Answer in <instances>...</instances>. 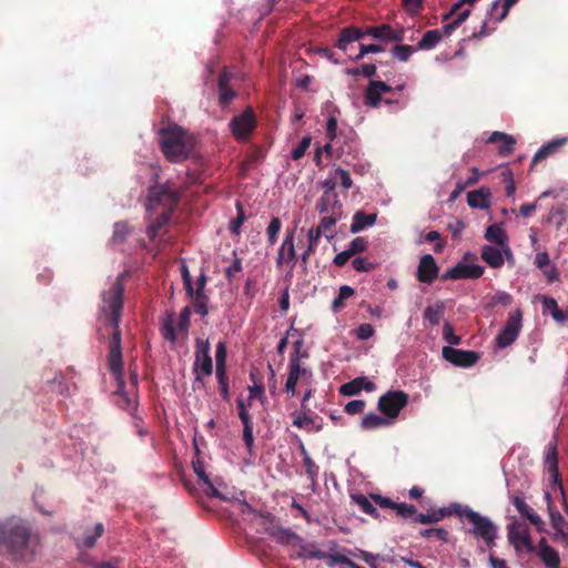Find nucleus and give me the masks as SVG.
Returning <instances> with one entry per match:
<instances>
[{
	"label": "nucleus",
	"mask_w": 568,
	"mask_h": 568,
	"mask_svg": "<svg viewBox=\"0 0 568 568\" xmlns=\"http://www.w3.org/2000/svg\"><path fill=\"white\" fill-rule=\"evenodd\" d=\"M30 529L18 518H9L0 523V550L6 551L16 560H29L33 551L29 549Z\"/></svg>",
	"instance_id": "f03ea898"
},
{
	"label": "nucleus",
	"mask_w": 568,
	"mask_h": 568,
	"mask_svg": "<svg viewBox=\"0 0 568 568\" xmlns=\"http://www.w3.org/2000/svg\"><path fill=\"white\" fill-rule=\"evenodd\" d=\"M362 39V29L356 27H345L339 31L335 47L349 58V54H356L354 50L355 43Z\"/></svg>",
	"instance_id": "f3484780"
},
{
	"label": "nucleus",
	"mask_w": 568,
	"mask_h": 568,
	"mask_svg": "<svg viewBox=\"0 0 568 568\" xmlns=\"http://www.w3.org/2000/svg\"><path fill=\"white\" fill-rule=\"evenodd\" d=\"M343 215L337 214H323L320 223L317 224V229L323 233V235L329 241L334 239L335 233H329L331 229L342 220Z\"/></svg>",
	"instance_id": "a19ab883"
},
{
	"label": "nucleus",
	"mask_w": 568,
	"mask_h": 568,
	"mask_svg": "<svg viewBox=\"0 0 568 568\" xmlns=\"http://www.w3.org/2000/svg\"><path fill=\"white\" fill-rule=\"evenodd\" d=\"M376 385L369 381L367 377H356L352 379L351 382H347L339 387V393L344 396H355L361 390H366L368 393L375 390Z\"/></svg>",
	"instance_id": "b1692460"
},
{
	"label": "nucleus",
	"mask_w": 568,
	"mask_h": 568,
	"mask_svg": "<svg viewBox=\"0 0 568 568\" xmlns=\"http://www.w3.org/2000/svg\"><path fill=\"white\" fill-rule=\"evenodd\" d=\"M545 462L549 466V478H550V489L559 495L560 503L562 505L564 510L568 515V504L565 496V490L561 484L560 474L558 469L557 463V449L556 445L549 444L547 447Z\"/></svg>",
	"instance_id": "1a4fd4ad"
},
{
	"label": "nucleus",
	"mask_w": 568,
	"mask_h": 568,
	"mask_svg": "<svg viewBox=\"0 0 568 568\" xmlns=\"http://www.w3.org/2000/svg\"><path fill=\"white\" fill-rule=\"evenodd\" d=\"M175 315L173 312L166 314L162 323V335L164 339L174 343L176 341V332L174 328Z\"/></svg>",
	"instance_id": "603ef678"
},
{
	"label": "nucleus",
	"mask_w": 568,
	"mask_h": 568,
	"mask_svg": "<svg viewBox=\"0 0 568 568\" xmlns=\"http://www.w3.org/2000/svg\"><path fill=\"white\" fill-rule=\"evenodd\" d=\"M568 141V138H558L544 144L534 155L532 162L536 163L555 153L561 145Z\"/></svg>",
	"instance_id": "e433bc0d"
},
{
	"label": "nucleus",
	"mask_w": 568,
	"mask_h": 568,
	"mask_svg": "<svg viewBox=\"0 0 568 568\" xmlns=\"http://www.w3.org/2000/svg\"><path fill=\"white\" fill-rule=\"evenodd\" d=\"M438 275V266L432 254H425L420 257L417 267V278L422 283L430 284Z\"/></svg>",
	"instance_id": "6ab92c4d"
},
{
	"label": "nucleus",
	"mask_w": 568,
	"mask_h": 568,
	"mask_svg": "<svg viewBox=\"0 0 568 568\" xmlns=\"http://www.w3.org/2000/svg\"><path fill=\"white\" fill-rule=\"evenodd\" d=\"M296 336L297 338L294 341V346H295V354L294 355H298V352H300V348L303 344V337L301 335V333L295 329L293 326L290 327V329L287 331L286 333V336L282 337L277 344V353L278 354H283L286 346H287V339L288 337H294Z\"/></svg>",
	"instance_id": "a18cd8bd"
},
{
	"label": "nucleus",
	"mask_w": 568,
	"mask_h": 568,
	"mask_svg": "<svg viewBox=\"0 0 568 568\" xmlns=\"http://www.w3.org/2000/svg\"><path fill=\"white\" fill-rule=\"evenodd\" d=\"M352 499L361 508V510L363 513L372 515V516L377 515L376 508L374 507L372 501L366 496H364L362 494L352 495Z\"/></svg>",
	"instance_id": "680f3d73"
},
{
	"label": "nucleus",
	"mask_w": 568,
	"mask_h": 568,
	"mask_svg": "<svg viewBox=\"0 0 568 568\" xmlns=\"http://www.w3.org/2000/svg\"><path fill=\"white\" fill-rule=\"evenodd\" d=\"M192 372L195 375V383L200 384H204V378L212 375L213 363L210 355V343L207 339H195Z\"/></svg>",
	"instance_id": "423d86ee"
},
{
	"label": "nucleus",
	"mask_w": 568,
	"mask_h": 568,
	"mask_svg": "<svg viewBox=\"0 0 568 568\" xmlns=\"http://www.w3.org/2000/svg\"><path fill=\"white\" fill-rule=\"evenodd\" d=\"M104 531V527L101 523L95 524L93 531L85 532L82 537H78L75 539L77 546L79 548H91L95 545L98 538L101 537V535Z\"/></svg>",
	"instance_id": "58836bf2"
},
{
	"label": "nucleus",
	"mask_w": 568,
	"mask_h": 568,
	"mask_svg": "<svg viewBox=\"0 0 568 568\" xmlns=\"http://www.w3.org/2000/svg\"><path fill=\"white\" fill-rule=\"evenodd\" d=\"M497 141L500 142L499 150H498L500 155L505 156V155L510 154L514 151V145H515L516 141L511 135L504 133V132L495 131L487 139L488 143H493V142H497Z\"/></svg>",
	"instance_id": "473e14b6"
},
{
	"label": "nucleus",
	"mask_w": 568,
	"mask_h": 568,
	"mask_svg": "<svg viewBox=\"0 0 568 568\" xmlns=\"http://www.w3.org/2000/svg\"><path fill=\"white\" fill-rule=\"evenodd\" d=\"M480 256L493 268H500L506 261L510 265L515 264L514 254L509 246L484 245Z\"/></svg>",
	"instance_id": "f8f14e48"
},
{
	"label": "nucleus",
	"mask_w": 568,
	"mask_h": 568,
	"mask_svg": "<svg viewBox=\"0 0 568 568\" xmlns=\"http://www.w3.org/2000/svg\"><path fill=\"white\" fill-rule=\"evenodd\" d=\"M459 507V503H452L448 507L430 509L427 514H419L416 517V520L418 524H434L452 515H456L458 517Z\"/></svg>",
	"instance_id": "aec40b11"
},
{
	"label": "nucleus",
	"mask_w": 568,
	"mask_h": 568,
	"mask_svg": "<svg viewBox=\"0 0 568 568\" xmlns=\"http://www.w3.org/2000/svg\"><path fill=\"white\" fill-rule=\"evenodd\" d=\"M312 557L313 558H317V559H327L328 560V567H334L335 565H345V566H351L352 564V560L345 556L344 554H341V552H335V554H325L323 551H314L312 554Z\"/></svg>",
	"instance_id": "79ce46f5"
},
{
	"label": "nucleus",
	"mask_w": 568,
	"mask_h": 568,
	"mask_svg": "<svg viewBox=\"0 0 568 568\" xmlns=\"http://www.w3.org/2000/svg\"><path fill=\"white\" fill-rule=\"evenodd\" d=\"M237 215L230 222L229 230L233 235L241 233V227L246 220V215L243 210V205L240 201L236 202Z\"/></svg>",
	"instance_id": "13d9d810"
},
{
	"label": "nucleus",
	"mask_w": 568,
	"mask_h": 568,
	"mask_svg": "<svg viewBox=\"0 0 568 568\" xmlns=\"http://www.w3.org/2000/svg\"><path fill=\"white\" fill-rule=\"evenodd\" d=\"M316 210L321 214L343 215V205L337 194L323 193L316 201Z\"/></svg>",
	"instance_id": "393cba45"
},
{
	"label": "nucleus",
	"mask_w": 568,
	"mask_h": 568,
	"mask_svg": "<svg viewBox=\"0 0 568 568\" xmlns=\"http://www.w3.org/2000/svg\"><path fill=\"white\" fill-rule=\"evenodd\" d=\"M179 202V194L168 184L149 187L146 210L153 211L158 205L174 206Z\"/></svg>",
	"instance_id": "ddd939ff"
},
{
	"label": "nucleus",
	"mask_w": 568,
	"mask_h": 568,
	"mask_svg": "<svg viewBox=\"0 0 568 568\" xmlns=\"http://www.w3.org/2000/svg\"><path fill=\"white\" fill-rule=\"evenodd\" d=\"M458 518L464 525H468L465 532L481 541L487 549L496 546L498 527L489 517L460 504Z\"/></svg>",
	"instance_id": "7ed1b4c3"
},
{
	"label": "nucleus",
	"mask_w": 568,
	"mask_h": 568,
	"mask_svg": "<svg viewBox=\"0 0 568 568\" xmlns=\"http://www.w3.org/2000/svg\"><path fill=\"white\" fill-rule=\"evenodd\" d=\"M396 514L403 519L410 520L413 523H418L416 517L419 515L414 505L407 503H398L395 509Z\"/></svg>",
	"instance_id": "5fc2aeb1"
},
{
	"label": "nucleus",
	"mask_w": 568,
	"mask_h": 568,
	"mask_svg": "<svg viewBox=\"0 0 568 568\" xmlns=\"http://www.w3.org/2000/svg\"><path fill=\"white\" fill-rule=\"evenodd\" d=\"M311 143H312L311 135L303 136L302 140L300 141V143L295 148H293V150L291 152V158L295 161L302 159L305 155Z\"/></svg>",
	"instance_id": "0e129e2a"
},
{
	"label": "nucleus",
	"mask_w": 568,
	"mask_h": 568,
	"mask_svg": "<svg viewBox=\"0 0 568 568\" xmlns=\"http://www.w3.org/2000/svg\"><path fill=\"white\" fill-rule=\"evenodd\" d=\"M419 535L423 538H436L437 540L446 542L448 540V531L445 528H427L420 530Z\"/></svg>",
	"instance_id": "69168bd1"
},
{
	"label": "nucleus",
	"mask_w": 568,
	"mask_h": 568,
	"mask_svg": "<svg viewBox=\"0 0 568 568\" xmlns=\"http://www.w3.org/2000/svg\"><path fill=\"white\" fill-rule=\"evenodd\" d=\"M511 504L516 507L518 513L527 518L539 531L544 530V521L540 516L526 503L524 496L515 495L511 497Z\"/></svg>",
	"instance_id": "5701e85b"
},
{
	"label": "nucleus",
	"mask_w": 568,
	"mask_h": 568,
	"mask_svg": "<svg viewBox=\"0 0 568 568\" xmlns=\"http://www.w3.org/2000/svg\"><path fill=\"white\" fill-rule=\"evenodd\" d=\"M255 125L254 112L251 108H247L231 120L229 128L235 140L245 141L255 129Z\"/></svg>",
	"instance_id": "9d476101"
},
{
	"label": "nucleus",
	"mask_w": 568,
	"mask_h": 568,
	"mask_svg": "<svg viewBox=\"0 0 568 568\" xmlns=\"http://www.w3.org/2000/svg\"><path fill=\"white\" fill-rule=\"evenodd\" d=\"M541 303L544 311H549L551 317L558 323H565L568 321V312H562L557 304V301L549 296H541Z\"/></svg>",
	"instance_id": "f704fd0d"
},
{
	"label": "nucleus",
	"mask_w": 568,
	"mask_h": 568,
	"mask_svg": "<svg viewBox=\"0 0 568 568\" xmlns=\"http://www.w3.org/2000/svg\"><path fill=\"white\" fill-rule=\"evenodd\" d=\"M389 31L390 24L383 23L376 27H367L365 30H362V33L363 38L366 36H371L379 41H388Z\"/></svg>",
	"instance_id": "8fccbe9b"
},
{
	"label": "nucleus",
	"mask_w": 568,
	"mask_h": 568,
	"mask_svg": "<svg viewBox=\"0 0 568 568\" xmlns=\"http://www.w3.org/2000/svg\"><path fill=\"white\" fill-rule=\"evenodd\" d=\"M442 40L439 29L428 30L424 33L416 47L418 50L429 51L436 48Z\"/></svg>",
	"instance_id": "c9c22d12"
},
{
	"label": "nucleus",
	"mask_w": 568,
	"mask_h": 568,
	"mask_svg": "<svg viewBox=\"0 0 568 568\" xmlns=\"http://www.w3.org/2000/svg\"><path fill=\"white\" fill-rule=\"evenodd\" d=\"M484 266L479 264H468L465 263L464 261H460L453 267L448 268L445 273H443L442 280H476L484 274Z\"/></svg>",
	"instance_id": "2eb2a0df"
},
{
	"label": "nucleus",
	"mask_w": 568,
	"mask_h": 568,
	"mask_svg": "<svg viewBox=\"0 0 568 568\" xmlns=\"http://www.w3.org/2000/svg\"><path fill=\"white\" fill-rule=\"evenodd\" d=\"M535 265L549 282H554L558 278V272L555 264L550 261L547 252H539L535 257Z\"/></svg>",
	"instance_id": "bb28decb"
},
{
	"label": "nucleus",
	"mask_w": 568,
	"mask_h": 568,
	"mask_svg": "<svg viewBox=\"0 0 568 568\" xmlns=\"http://www.w3.org/2000/svg\"><path fill=\"white\" fill-rule=\"evenodd\" d=\"M312 373L301 365L300 356L293 355L288 364V374L285 383V392L292 396L296 393V385L300 378H311Z\"/></svg>",
	"instance_id": "a211bd4d"
},
{
	"label": "nucleus",
	"mask_w": 568,
	"mask_h": 568,
	"mask_svg": "<svg viewBox=\"0 0 568 568\" xmlns=\"http://www.w3.org/2000/svg\"><path fill=\"white\" fill-rule=\"evenodd\" d=\"M170 217L171 213L164 212L156 219L154 223L146 227L145 233L150 240H153L158 235L159 231L169 222Z\"/></svg>",
	"instance_id": "4d7b16f0"
},
{
	"label": "nucleus",
	"mask_w": 568,
	"mask_h": 568,
	"mask_svg": "<svg viewBox=\"0 0 568 568\" xmlns=\"http://www.w3.org/2000/svg\"><path fill=\"white\" fill-rule=\"evenodd\" d=\"M406 84H398L396 88L390 87L384 81L381 80H371L367 84V88L364 92V103L369 108H377L382 102L390 108V111L397 112L403 110L406 106L405 100H393V99H384L383 94L389 93L393 91L402 92L404 91Z\"/></svg>",
	"instance_id": "39448f33"
},
{
	"label": "nucleus",
	"mask_w": 568,
	"mask_h": 568,
	"mask_svg": "<svg viewBox=\"0 0 568 568\" xmlns=\"http://www.w3.org/2000/svg\"><path fill=\"white\" fill-rule=\"evenodd\" d=\"M297 263V254L295 250V229L286 230L284 239L278 247L276 256V266L287 265L292 271Z\"/></svg>",
	"instance_id": "4468645a"
},
{
	"label": "nucleus",
	"mask_w": 568,
	"mask_h": 568,
	"mask_svg": "<svg viewBox=\"0 0 568 568\" xmlns=\"http://www.w3.org/2000/svg\"><path fill=\"white\" fill-rule=\"evenodd\" d=\"M227 348L225 342H219L215 349V371L226 369Z\"/></svg>",
	"instance_id": "e2e57ef3"
},
{
	"label": "nucleus",
	"mask_w": 568,
	"mask_h": 568,
	"mask_svg": "<svg viewBox=\"0 0 568 568\" xmlns=\"http://www.w3.org/2000/svg\"><path fill=\"white\" fill-rule=\"evenodd\" d=\"M507 535L509 542L517 551L532 552L535 547L531 541L530 531L526 524L514 521L508 525Z\"/></svg>",
	"instance_id": "9b49d317"
},
{
	"label": "nucleus",
	"mask_w": 568,
	"mask_h": 568,
	"mask_svg": "<svg viewBox=\"0 0 568 568\" xmlns=\"http://www.w3.org/2000/svg\"><path fill=\"white\" fill-rule=\"evenodd\" d=\"M226 82H227L226 73L221 74L219 78V90H220L219 100L223 106L227 105L235 97V92L230 87H227Z\"/></svg>",
	"instance_id": "09e8293b"
},
{
	"label": "nucleus",
	"mask_w": 568,
	"mask_h": 568,
	"mask_svg": "<svg viewBox=\"0 0 568 568\" xmlns=\"http://www.w3.org/2000/svg\"><path fill=\"white\" fill-rule=\"evenodd\" d=\"M485 239L499 246H509L508 235L501 223H494L486 229Z\"/></svg>",
	"instance_id": "2f4dec72"
},
{
	"label": "nucleus",
	"mask_w": 568,
	"mask_h": 568,
	"mask_svg": "<svg viewBox=\"0 0 568 568\" xmlns=\"http://www.w3.org/2000/svg\"><path fill=\"white\" fill-rule=\"evenodd\" d=\"M377 214H367L364 211H357L352 219L349 231L353 234L359 233L376 223Z\"/></svg>",
	"instance_id": "c756f323"
},
{
	"label": "nucleus",
	"mask_w": 568,
	"mask_h": 568,
	"mask_svg": "<svg viewBox=\"0 0 568 568\" xmlns=\"http://www.w3.org/2000/svg\"><path fill=\"white\" fill-rule=\"evenodd\" d=\"M272 535L282 544H291L292 541L300 539L293 530L284 527H277L272 531Z\"/></svg>",
	"instance_id": "052dcab7"
},
{
	"label": "nucleus",
	"mask_w": 568,
	"mask_h": 568,
	"mask_svg": "<svg viewBox=\"0 0 568 568\" xmlns=\"http://www.w3.org/2000/svg\"><path fill=\"white\" fill-rule=\"evenodd\" d=\"M161 151L171 162H182L192 150L191 138L187 132L175 123L169 124L159 131Z\"/></svg>",
	"instance_id": "20e7f679"
},
{
	"label": "nucleus",
	"mask_w": 568,
	"mask_h": 568,
	"mask_svg": "<svg viewBox=\"0 0 568 568\" xmlns=\"http://www.w3.org/2000/svg\"><path fill=\"white\" fill-rule=\"evenodd\" d=\"M193 302L196 314L204 317L209 314V296L205 293L186 294Z\"/></svg>",
	"instance_id": "49530a36"
},
{
	"label": "nucleus",
	"mask_w": 568,
	"mask_h": 568,
	"mask_svg": "<svg viewBox=\"0 0 568 568\" xmlns=\"http://www.w3.org/2000/svg\"><path fill=\"white\" fill-rule=\"evenodd\" d=\"M301 453L303 456V463L306 474L312 483V489L315 490L318 467L315 465L314 460L311 458L310 454L307 453L303 444L301 445Z\"/></svg>",
	"instance_id": "37998d69"
},
{
	"label": "nucleus",
	"mask_w": 568,
	"mask_h": 568,
	"mask_svg": "<svg viewBox=\"0 0 568 568\" xmlns=\"http://www.w3.org/2000/svg\"><path fill=\"white\" fill-rule=\"evenodd\" d=\"M407 403L408 395L404 390H388L379 397L377 407L393 424Z\"/></svg>",
	"instance_id": "0eeeda50"
},
{
	"label": "nucleus",
	"mask_w": 568,
	"mask_h": 568,
	"mask_svg": "<svg viewBox=\"0 0 568 568\" xmlns=\"http://www.w3.org/2000/svg\"><path fill=\"white\" fill-rule=\"evenodd\" d=\"M518 0H495L490 6L488 16L490 18H494L496 20V22H500L507 17L510 8Z\"/></svg>",
	"instance_id": "72a5a7b5"
},
{
	"label": "nucleus",
	"mask_w": 568,
	"mask_h": 568,
	"mask_svg": "<svg viewBox=\"0 0 568 568\" xmlns=\"http://www.w3.org/2000/svg\"><path fill=\"white\" fill-rule=\"evenodd\" d=\"M352 266L357 272H369L374 270L377 264L371 262L367 257L358 256L352 261Z\"/></svg>",
	"instance_id": "774afa93"
},
{
	"label": "nucleus",
	"mask_w": 568,
	"mask_h": 568,
	"mask_svg": "<svg viewBox=\"0 0 568 568\" xmlns=\"http://www.w3.org/2000/svg\"><path fill=\"white\" fill-rule=\"evenodd\" d=\"M491 201V192L488 187H480L467 194V203L473 209H488Z\"/></svg>",
	"instance_id": "a878e982"
},
{
	"label": "nucleus",
	"mask_w": 568,
	"mask_h": 568,
	"mask_svg": "<svg viewBox=\"0 0 568 568\" xmlns=\"http://www.w3.org/2000/svg\"><path fill=\"white\" fill-rule=\"evenodd\" d=\"M442 353L447 362L464 368L474 366L479 359V354L475 351H465L452 346H444Z\"/></svg>",
	"instance_id": "dca6fc26"
},
{
	"label": "nucleus",
	"mask_w": 568,
	"mask_h": 568,
	"mask_svg": "<svg viewBox=\"0 0 568 568\" xmlns=\"http://www.w3.org/2000/svg\"><path fill=\"white\" fill-rule=\"evenodd\" d=\"M392 425V420L389 418H387L385 415L384 416H379L375 413H369L367 415H365L362 420H361V427L363 429H376V428H381V427H384V426H389Z\"/></svg>",
	"instance_id": "4c0bfd02"
},
{
	"label": "nucleus",
	"mask_w": 568,
	"mask_h": 568,
	"mask_svg": "<svg viewBox=\"0 0 568 568\" xmlns=\"http://www.w3.org/2000/svg\"><path fill=\"white\" fill-rule=\"evenodd\" d=\"M123 274H119L111 283L110 287L102 293L101 315L105 317L106 324L113 328L112 338L109 345V368L116 381L115 394L119 396V405L126 410H134L138 402L134 395L125 392L123 375V359L121 332L119 324L123 308Z\"/></svg>",
	"instance_id": "f257e3e1"
},
{
	"label": "nucleus",
	"mask_w": 568,
	"mask_h": 568,
	"mask_svg": "<svg viewBox=\"0 0 568 568\" xmlns=\"http://www.w3.org/2000/svg\"><path fill=\"white\" fill-rule=\"evenodd\" d=\"M511 294L505 291H497L487 302V308H495L497 306L508 307L513 303Z\"/></svg>",
	"instance_id": "3c124183"
},
{
	"label": "nucleus",
	"mask_w": 568,
	"mask_h": 568,
	"mask_svg": "<svg viewBox=\"0 0 568 568\" xmlns=\"http://www.w3.org/2000/svg\"><path fill=\"white\" fill-rule=\"evenodd\" d=\"M535 551L547 568H560V557L558 551L549 546L545 538L539 540Z\"/></svg>",
	"instance_id": "4be33fe9"
},
{
	"label": "nucleus",
	"mask_w": 568,
	"mask_h": 568,
	"mask_svg": "<svg viewBox=\"0 0 568 568\" xmlns=\"http://www.w3.org/2000/svg\"><path fill=\"white\" fill-rule=\"evenodd\" d=\"M333 172H334L337 183L339 182L341 186L344 190H349L352 187L353 181H352V178H351L348 171H346L343 168H335L333 170Z\"/></svg>",
	"instance_id": "338daca9"
},
{
	"label": "nucleus",
	"mask_w": 568,
	"mask_h": 568,
	"mask_svg": "<svg viewBox=\"0 0 568 568\" xmlns=\"http://www.w3.org/2000/svg\"><path fill=\"white\" fill-rule=\"evenodd\" d=\"M355 294V290L349 285H342L337 296L332 302V311L338 313L344 306L345 301Z\"/></svg>",
	"instance_id": "de8ad7c7"
},
{
	"label": "nucleus",
	"mask_w": 568,
	"mask_h": 568,
	"mask_svg": "<svg viewBox=\"0 0 568 568\" xmlns=\"http://www.w3.org/2000/svg\"><path fill=\"white\" fill-rule=\"evenodd\" d=\"M523 327V313L519 308L513 311L503 328L499 331L495 338L498 348H506L510 346L518 337Z\"/></svg>",
	"instance_id": "6e6552de"
},
{
	"label": "nucleus",
	"mask_w": 568,
	"mask_h": 568,
	"mask_svg": "<svg viewBox=\"0 0 568 568\" xmlns=\"http://www.w3.org/2000/svg\"><path fill=\"white\" fill-rule=\"evenodd\" d=\"M193 469L196 474L199 480L205 487V491L207 495L212 497H216L220 499H225V497L216 489L214 484L211 481L209 475L205 471L204 463L201 460L193 462Z\"/></svg>",
	"instance_id": "cd10ccee"
},
{
	"label": "nucleus",
	"mask_w": 568,
	"mask_h": 568,
	"mask_svg": "<svg viewBox=\"0 0 568 568\" xmlns=\"http://www.w3.org/2000/svg\"><path fill=\"white\" fill-rule=\"evenodd\" d=\"M281 229L282 221L280 220V217H272L266 227L267 243L270 246H273L276 243Z\"/></svg>",
	"instance_id": "6e6d98bb"
},
{
	"label": "nucleus",
	"mask_w": 568,
	"mask_h": 568,
	"mask_svg": "<svg viewBox=\"0 0 568 568\" xmlns=\"http://www.w3.org/2000/svg\"><path fill=\"white\" fill-rule=\"evenodd\" d=\"M554 497H559V495L555 494L551 489L545 491V499L547 501V508L549 511L550 524H551V527L556 531L557 529L562 527L567 521L565 520V518L560 514V511L556 509V507L554 505V500H552Z\"/></svg>",
	"instance_id": "7c9ffc66"
},
{
	"label": "nucleus",
	"mask_w": 568,
	"mask_h": 568,
	"mask_svg": "<svg viewBox=\"0 0 568 568\" xmlns=\"http://www.w3.org/2000/svg\"><path fill=\"white\" fill-rule=\"evenodd\" d=\"M292 424L293 426L300 429H304L307 433H316L323 428L321 420L317 422L316 418L308 416L304 412L294 413Z\"/></svg>",
	"instance_id": "c85d7f7f"
},
{
	"label": "nucleus",
	"mask_w": 568,
	"mask_h": 568,
	"mask_svg": "<svg viewBox=\"0 0 568 568\" xmlns=\"http://www.w3.org/2000/svg\"><path fill=\"white\" fill-rule=\"evenodd\" d=\"M181 276L186 294L205 293L207 276L204 271L201 272L195 283H193L191 273L185 262L181 264Z\"/></svg>",
	"instance_id": "412c9836"
},
{
	"label": "nucleus",
	"mask_w": 568,
	"mask_h": 568,
	"mask_svg": "<svg viewBox=\"0 0 568 568\" xmlns=\"http://www.w3.org/2000/svg\"><path fill=\"white\" fill-rule=\"evenodd\" d=\"M445 311V305L442 301H437L433 305H428L424 311V320L430 325L436 326L439 324Z\"/></svg>",
	"instance_id": "ea45409f"
},
{
	"label": "nucleus",
	"mask_w": 568,
	"mask_h": 568,
	"mask_svg": "<svg viewBox=\"0 0 568 568\" xmlns=\"http://www.w3.org/2000/svg\"><path fill=\"white\" fill-rule=\"evenodd\" d=\"M417 50V47H413L409 44H396L390 50V53L395 59L402 62H406Z\"/></svg>",
	"instance_id": "864d4df0"
},
{
	"label": "nucleus",
	"mask_w": 568,
	"mask_h": 568,
	"mask_svg": "<svg viewBox=\"0 0 568 568\" xmlns=\"http://www.w3.org/2000/svg\"><path fill=\"white\" fill-rule=\"evenodd\" d=\"M469 14V9H463V11L458 13L456 18L452 19V21L444 24V27L439 29V32L442 33V39H444L445 37H449L464 21L467 20Z\"/></svg>",
	"instance_id": "c03bdc74"
},
{
	"label": "nucleus",
	"mask_w": 568,
	"mask_h": 568,
	"mask_svg": "<svg viewBox=\"0 0 568 568\" xmlns=\"http://www.w3.org/2000/svg\"><path fill=\"white\" fill-rule=\"evenodd\" d=\"M384 52V48L379 44H358V51L356 54H349V60L358 61L361 60L365 54L368 53H381Z\"/></svg>",
	"instance_id": "bf43d9fd"
}]
</instances>
